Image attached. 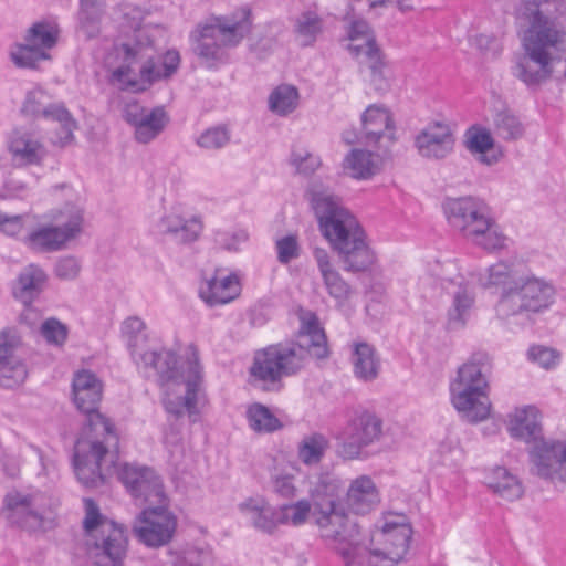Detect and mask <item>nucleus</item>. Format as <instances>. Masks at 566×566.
I'll return each mask as SVG.
<instances>
[{"label": "nucleus", "instance_id": "obj_34", "mask_svg": "<svg viewBox=\"0 0 566 566\" xmlns=\"http://www.w3.org/2000/svg\"><path fill=\"white\" fill-rule=\"evenodd\" d=\"M46 274L35 264H29L19 274L12 287L14 298L24 305H30L42 293Z\"/></svg>", "mask_w": 566, "mask_h": 566}, {"label": "nucleus", "instance_id": "obj_48", "mask_svg": "<svg viewBox=\"0 0 566 566\" xmlns=\"http://www.w3.org/2000/svg\"><path fill=\"white\" fill-rule=\"evenodd\" d=\"M249 240V233L242 228L218 229L213 232L214 245L228 252H238L240 245Z\"/></svg>", "mask_w": 566, "mask_h": 566}, {"label": "nucleus", "instance_id": "obj_26", "mask_svg": "<svg viewBox=\"0 0 566 566\" xmlns=\"http://www.w3.org/2000/svg\"><path fill=\"white\" fill-rule=\"evenodd\" d=\"M442 287L451 297L447 312L448 328L452 331L463 328L475 302L473 287L461 276L443 281Z\"/></svg>", "mask_w": 566, "mask_h": 566}, {"label": "nucleus", "instance_id": "obj_4", "mask_svg": "<svg viewBox=\"0 0 566 566\" xmlns=\"http://www.w3.org/2000/svg\"><path fill=\"white\" fill-rule=\"evenodd\" d=\"M189 349L186 375L180 373L178 357L170 349L147 350L140 353L137 359L143 363L145 368L155 371L160 386L179 385V380H184L185 394L172 395L167 392L163 399V405L165 410L175 418L179 419L187 416L190 422L196 423L200 419L202 368L199 364L197 348L191 345Z\"/></svg>", "mask_w": 566, "mask_h": 566}, {"label": "nucleus", "instance_id": "obj_29", "mask_svg": "<svg viewBox=\"0 0 566 566\" xmlns=\"http://www.w3.org/2000/svg\"><path fill=\"white\" fill-rule=\"evenodd\" d=\"M241 287L235 274L220 276L219 271L205 279L199 287L200 298L210 307L232 302L240 294Z\"/></svg>", "mask_w": 566, "mask_h": 566}, {"label": "nucleus", "instance_id": "obj_22", "mask_svg": "<svg viewBox=\"0 0 566 566\" xmlns=\"http://www.w3.org/2000/svg\"><path fill=\"white\" fill-rule=\"evenodd\" d=\"M515 25L521 39V50L514 52L511 72L514 77L531 86V0H521L514 10Z\"/></svg>", "mask_w": 566, "mask_h": 566}, {"label": "nucleus", "instance_id": "obj_18", "mask_svg": "<svg viewBox=\"0 0 566 566\" xmlns=\"http://www.w3.org/2000/svg\"><path fill=\"white\" fill-rule=\"evenodd\" d=\"M48 96L41 88H34L27 94L22 112L34 117H44L46 119L60 124V129L55 137L52 138L53 144L65 146L74 138V130L77 125L71 113L63 104H46Z\"/></svg>", "mask_w": 566, "mask_h": 566}, {"label": "nucleus", "instance_id": "obj_8", "mask_svg": "<svg viewBox=\"0 0 566 566\" xmlns=\"http://www.w3.org/2000/svg\"><path fill=\"white\" fill-rule=\"evenodd\" d=\"M86 553L92 566H124L128 538L123 525L103 516L92 499H84Z\"/></svg>", "mask_w": 566, "mask_h": 566}, {"label": "nucleus", "instance_id": "obj_37", "mask_svg": "<svg viewBox=\"0 0 566 566\" xmlns=\"http://www.w3.org/2000/svg\"><path fill=\"white\" fill-rule=\"evenodd\" d=\"M159 228L161 232L171 234L175 240L181 243L197 240L202 230L198 218L185 219L175 212L165 214L160 220Z\"/></svg>", "mask_w": 566, "mask_h": 566}, {"label": "nucleus", "instance_id": "obj_46", "mask_svg": "<svg viewBox=\"0 0 566 566\" xmlns=\"http://www.w3.org/2000/svg\"><path fill=\"white\" fill-rule=\"evenodd\" d=\"M281 525L302 526L312 516L313 507L310 500L302 499L294 503L277 506Z\"/></svg>", "mask_w": 566, "mask_h": 566}, {"label": "nucleus", "instance_id": "obj_19", "mask_svg": "<svg viewBox=\"0 0 566 566\" xmlns=\"http://www.w3.org/2000/svg\"><path fill=\"white\" fill-rule=\"evenodd\" d=\"M382 421L374 413L363 411L346 426L339 454L345 459L358 458L363 448L379 440Z\"/></svg>", "mask_w": 566, "mask_h": 566}, {"label": "nucleus", "instance_id": "obj_21", "mask_svg": "<svg viewBox=\"0 0 566 566\" xmlns=\"http://www.w3.org/2000/svg\"><path fill=\"white\" fill-rule=\"evenodd\" d=\"M123 117L134 128V136L139 144H148L156 139L169 123L164 107L148 109L137 102L127 103Z\"/></svg>", "mask_w": 566, "mask_h": 566}, {"label": "nucleus", "instance_id": "obj_59", "mask_svg": "<svg viewBox=\"0 0 566 566\" xmlns=\"http://www.w3.org/2000/svg\"><path fill=\"white\" fill-rule=\"evenodd\" d=\"M29 185L15 175H10L0 192L1 199H27L30 195Z\"/></svg>", "mask_w": 566, "mask_h": 566}, {"label": "nucleus", "instance_id": "obj_42", "mask_svg": "<svg viewBox=\"0 0 566 566\" xmlns=\"http://www.w3.org/2000/svg\"><path fill=\"white\" fill-rule=\"evenodd\" d=\"M298 91L287 84L279 85L269 96V108L279 116L291 114L298 105Z\"/></svg>", "mask_w": 566, "mask_h": 566}, {"label": "nucleus", "instance_id": "obj_3", "mask_svg": "<svg viewBox=\"0 0 566 566\" xmlns=\"http://www.w3.org/2000/svg\"><path fill=\"white\" fill-rule=\"evenodd\" d=\"M328 355L325 332L317 316L307 313L301 317L295 342L279 343L255 352L250 375L263 382L265 390L279 389L281 380L298 374L311 357L325 359Z\"/></svg>", "mask_w": 566, "mask_h": 566}, {"label": "nucleus", "instance_id": "obj_11", "mask_svg": "<svg viewBox=\"0 0 566 566\" xmlns=\"http://www.w3.org/2000/svg\"><path fill=\"white\" fill-rule=\"evenodd\" d=\"M56 25L41 21L33 23L27 31L23 43H15L10 50L12 63L20 69H35L42 61L51 59L49 51L59 39Z\"/></svg>", "mask_w": 566, "mask_h": 566}, {"label": "nucleus", "instance_id": "obj_45", "mask_svg": "<svg viewBox=\"0 0 566 566\" xmlns=\"http://www.w3.org/2000/svg\"><path fill=\"white\" fill-rule=\"evenodd\" d=\"M250 428L255 432H274L282 427L281 421L262 403H253L247 410Z\"/></svg>", "mask_w": 566, "mask_h": 566}, {"label": "nucleus", "instance_id": "obj_62", "mask_svg": "<svg viewBox=\"0 0 566 566\" xmlns=\"http://www.w3.org/2000/svg\"><path fill=\"white\" fill-rule=\"evenodd\" d=\"M22 214L9 216L0 211V231L7 235H17L22 231L23 228Z\"/></svg>", "mask_w": 566, "mask_h": 566}, {"label": "nucleus", "instance_id": "obj_44", "mask_svg": "<svg viewBox=\"0 0 566 566\" xmlns=\"http://www.w3.org/2000/svg\"><path fill=\"white\" fill-rule=\"evenodd\" d=\"M344 168L353 178L368 179L375 174L376 165L370 151L353 149L344 160Z\"/></svg>", "mask_w": 566, "mask_h": 566}, {"label": "nucleus", "instance_id": "obj_12", "mask_svg": "<svg viewBox=\"0 0 566 566\" xmlns=\"http://www.w3.org/2000/svg\"><path fill=\"white\" fill-rule=\"evenodd\" d=\"M347 34L352 41L348 50L360 64L370 70V81L375 88L385 91L388 87V82L384 75L385 63L368 22L363 19L353 20L348 25Z\"/></svg>", "mask_w": 566, "mask_h": 566}, {"label": "nucleus", "instance_id": "obj_38", "mask_svg": "<svg viewBox=\"0 0 566 566\" xmlns=\"http://www.w3.org/2000/svg\"><path fill=\"white\" fill-rule=\"evenodd\" d=\"M9 150L13 160L20 165H38L45 157L44 146L29 134H14L10 140Z\"/></svg>", "mask_w": 566, "mask_h": 566}, {"label": "nucleus", "instance_id": "obj_64", "mask_svg": "<svg viewBox=\"0 0 566 566\" xmlns=\"http://www.w3.org/2000/svg\"><path fill=\"white\" fill-rule=\"evenodd\" d=\"M187 562L190 566H212V556L209 552L189 553Z\"/></svg>", "mask_w": 566, "mask_h": 566}, {"label": "nucleus", "instance_id": "obj_36", "mask_svg": "<svg viewBox=\"0 0 566 566\" xmlns=\"http://www.w3.org/2000/svg\"><path fill=\"white\" fill-rule=\"evenodd\" d=\"M352 365L355 377L361 381L368 382L378 377L380 358L374 346L360 342L354 345Z\"/></svg>", "mask_w": 566, "mask_h": 566}, {"label": "nucleus", "instance_id": "obj_13", "mask_svg": "<svg viewBox=\"0 0 566 566\" xmlns=\"http://www.w3.org/2000/svg\"><path fill=\"white\" fill-rule=\"evenodd\" d=\"M538 413L533 406V463L538 475L566 483V441L545 440L537 422Z\"/></svg>", "mask_w": 566, "mask_h": 566}, {"label": "nucleus", "instance_id": "obj_27", "mask_svg": "<svg viewBox=\"0 0 566 566\" xmlns=\"http://www.w3.org/2000/svg\"><path fill=\"white\" fill-rule=\"evenodd\" d=\"M419 154L428 159H443L453 151L454 137L448 124L434 122L416 137Z\"/></svg>", "mask_w": 566, "mask_h": 566}, {"label": "nucleus", "instance_id": "obj_43", "mask_svg": "<svg viewBox=\"0 0 566 566\" xmlns=\"http://www.w3.org/2000/svg\"><path fill=\"white\" fill-rule=\"evenodd\" d=\"M323 32V20L314 11L302 12L295 23V33L302 46L313 45Z\"/></svg>", "mask_w": 566, "mask_h": 566}, {"label": "nucleus", "instance_id": "obj_33", "mask_svg": "<svg viewBox=\"0 0 566 566\" xmlns=\"http://www.w3.org/2000/svg\"><path fill=\"white\" fill-rule=\"evenodd\" d=\"M363 136L366 144H376L381 138H394V122L388 112L382 106L370 105L361 115Z\"/></svg>", "mask_w": 566, "mask_h": 566}, {"label": "nucleus", "instance_id": "obj_6", "mask_svg": "<svg viewBox=\"0 0 566 566\" xmlns=\"http://www.w3.org/2000/svg\"><path fill=\"white\" fill-rule=\"evenodd\" d=\"M151 48L140 42L124 43L117 49L120 64L113 70L111 82L120 90L145 91L154 82L170 77L179 67L180 54L168 50L157 64Z\"/></svg>", "mask_w": 566, "mask_h": 566}, {"label": "nucleus", "instance_id": "obj_63", "mask_svg": "<svg viewBox=\"0 0 566 566\" xmlns=\"http://www.w3.org/2000/svg\"><path fill=\"white\" fill-rule=\"evenodd\" d=\"M474 45L484 54H491L496 57L502 52V46L497 39L493 35L479 34L474 38Z\"/></svg>", "mask_w": 566, "mask_h": 566}, {"label": "nucleus", "instance_id": "obj_57", "mask_svg": "<svg viewBox=\"0 0 566 566\" xmlns=\"http://www.w3.org/2000/svg\"><path fill=\"white\" fill-rule=\"evenodd\" d=\"M290 163L298 174L304 176L314 174L322 164L317 155L307 150H294L291 155Z\"/></svg>", "mask_w": 566, "mask_h": 566}, {"label": "nucleus", "instance_id": "obj_58", "mask_svg": "<svg viewBox=\"0 0 566 566\" xmlns=\"http://www.w3.org/2000/svg\"><path fill=\"white\" fill-rule=\"evenodd\" d=\"M277 261L281 264H287L300 256L301 248L297 237L287 234L275 242Z\"/></svg>", "mask_w": 566, "mask_h": 566}, {"label": "nucleus", "instance_id": "obj_2", "mask_svg": "<svg viewBox=\"0 0 566 566\" xmlns=\"http://www.w3.org/2000/svg\"><path fill=\"white\" fill-rule=\"evenodd\" d=\"M306 193L317 218L319 230L337 252L347 272H365L376 261L366 234L356 218L343 207L340 198L322 181L310 182Z\"/></svg>", "mask_w": 566, "mask_h": 566}, {"label": "nucleus", "instance_id": "obj_14", "mask_svg": "<svg viewBox=\"0 0 566 566\" xmlns=\"http://www.w3.org/2000/svg\"><path fill=\"white\" fill-rule=\"evenodd\" d=\"M177 527L176 516L168 510L167 504L146 506L133 524L136 538L147 547H161L174 537Z\"/></svg>", "mask_w": 566, "mask_h": 566}, {"label": "nucleus", "instance_id": "obj_51", "mask_svg": "<svg viewBox=\"0 0 566 566\" xmlns=\"http://www.w3.org/2000/svg\"><path fill=\"white\" fill-rule=\"evenodd\" d=\"M39 333L48 345L61 347L67 339L69 328L60 319L50 317L40 324Z\"/></svg>", "mask_w": 566, "mask_h": 566}, {"label": "nucleus", "instance_id": "obj_28", "mask_svg": "<svg viewBox=\"0 0 566 566\" xmlns=\"http://www.w3.org/2000/svg\"><path fill=\"white\" fill-rule=\"evenodd\" d=\"M239 512L259 532L272 535L281 525L277 506L261 496L248 497L238 505Z\"/></svg>", "mask_w": 566, "mask_h": 566}, {"label": "nucleus", "instance_id": "obj_31", "mask_svg": "<svg viewBox=\"0 0 566 566\" xmlns=\"http://www.w3.org/2000/svg\"><path fill=\"white\" fill-rule=\"evenodd\" d=\"M531 269L523 260L500 261L488 269L485 276L480 277L483 287L500 286L502 292L520 282V279L528 275Z\"/></svg>", "mask_w": 566, "mask_h": 566}, {"label": "nucleus", "instance_id": "obj_60", "mask_svg": "<svg viewBox=\"0 0 566 566\" xmlns=\"http://www.w3.org/2000/svg\"><path fill=\"white\" fill-rule=\"evenodd\" d=\"M533 363L546 370L555 369L560 363V353L552 347L533 345Z\"/></svg>", "mask_w": 566, "mask_h": 566}, {"label": "nucleus", "instance_id": "obj_52", "mask_svg": "<svg viewBox=\"0 0 566 566\" xmlns=\"http://www.w3.org/2000/svg\"><path fill=\"white\" fill-rule=\"evenodd\" d=\"M327 441L322 434H313L305 438L298 447V458L305 464H314L321 461Z\"/></svg>", "mask_w": 566, "mask_h": 566}, {"label": "nucleus", "instance_id": "obj_32", "mask_svg": "<svg viewBox=\"0 0 566 566\" xmlns=\"http://www.w3.org/2000/svg\"><path fill=\"white\" fill-rule=\"evenodd\" d=\"M313 256L329 296L339 302L346 301L352 293L350 285L334 266L329 253L323 248H315Z\"/></svg>", "mask_w": 566, "mask_h": 566}, {"label": "nucleus", "instance_id": "obj_17", "mask_svg": "<svg viewBox=\"0 0 566 566\" xmlns=\"http://www.w3.org/2000/svg\"><path fill=\"white\" fill-rule=\"evenodd\" d=\"M443 212L449 224L464 237L482 234L489 227V212L483 201L473 197L448 198L443 202Z\"/></svg>", "mask_w": 566, "mask_h": 566}, {"label": "nucleus", "instance_id": "obj_55", "mask_svg": "<svg viewBox=\"0 0 566 566\" xmlns=\"http://www.w3.org/2000/svg\"><path fill=\"white\" fill-rule=\"evenodd\" d=\"M555 294L552 283L533 276V313L548 308L554 303Z\"/></svg>", "mask_w": 566, "mask_h": 566}, {"label": "nucleus", "instance_id": "obj_40", "mask_svg": "<svg viewBox=\"0 0 566 566\" xmlns=\"http://www.w3.org/2000/svg\"><path fill=\"white\" fill-rule=\"evenodd\" d=\"M467 148L472 154H479V160L488 166L497 161V156L488 155L494 146V139L491 133L482 127L472 126L465 133Z\"/></svg>", "mask_w": 566, "mask_h": 566}, {"label": "nucleus", "instance_id": "obj_20", "mask_svg": "<svg viewBox=\"0 0 566 566\" xmlns=\"http://www.w3.org/2000/svg\"><path fill=\"white\" fill-rule=\"evenodd\" d=\"M312 517L322 539L336 551L346 543L353 544L359 536L358 525L349 518L342 506L312 513Z\"/></svg>", "mask_w": 566, "mask_h": 566}, {"label": "nucleus", "instance_id": "obj_41", "mask_svg": "<svg viewBox=\"0 0 566 566\" xmlns=\"http://www.w3.org/2000/svg\"><path fill=\"white\" fill-rule=\"evenodd\" d=\"M488 485L500 496L509 501L518 499L523 493L518 480L505 468H496L489 478Z\"/></svg>", "mask_w": 566, "mask_h": 566}, {"label": "nucleus", "instance_id": "obj_10", "mask_svg": "<svg viewBox=\"0 0 566 566\" xmlns=\"http://www.w3.org/2000/svg\"><path fill=\"white\" fill-rule=\"evenodd\" d=\"M384 535L386 544H390L391 548L368 551L360 545L358 536L353 544L346 543V545L339 546L337 552L342 555L346 566H395L408 552L411 530L406 525L389 527L386 524Z\"/></svg>", "mask_w": 566, "mask_h": 566}, {"label": "nucleus", "instance_id": "obj_39", "mask_svg": "<svg viewBox=\"0 0 566 566\" xmlns=\"http://www.w3.org/2000/svg\"><path fill=\"white\" fill-rule=\"evenodd\" d=\"M104 9V0H80L78 29L87 39L98 35Z\"/></svg>", "mask_w": 566, "mask_h": 566}, {"label": "nucleus", "instance_id": "obj_61", "mask_svg": "<svg viewBox=\"0 0 566 566\" xmlns=\"http://www.w3.org/2000/svg\"><path fill=\"white\" fill-rule=\"evenodd\" d=\"M54 271L60 279L73 280L80 272V264L75 258L65 256L56 262Z\"/></svg>", "mask_w": 566, "mask_h": 566}, {"label": "nucleus", "instance_id": "obj_25", "mask_svg": "<svg viewBox=\"0 0 566 566\" xmlns=\"http://www.w3.org/2000/svg\"><path fill=\"white\" fill-rule=\"evenodd\" d=\"M500 316L510 319V324L527 325L531 321V273L506 287L496 305Z\"/></svg>", "mask_w": 566, "mask_h": 566}, {"label": "nucleus", "instance_id": "obj_5", "mask_svg": "<svg viewBox=\"0 0 566 566\" xmlns=\"http://www.w3.org/2000/svg\"><path fill=\"white\" fill-rule=\"evenodd\" d=\"M491 360L486 353L476 352L461 364L450 378L449 392L452 407L461 420L476 424L490 416L492 403L489 397L488 373Z\"/></svg>", "mask_w": 566, "mask_h": 566}, {"label": "nucleus", "instance_id": "obj_53", "mask_svg": "<svg viewBox=\"0 0 566 566\" xmlns=\"http://www.w3.org/2000/svg\"><path fill=\"white\" fill-rule=\"evenodd\" d=\"M494 125L497 134L505 139H516L524 132L518 117L509 111L499 112L494 117Z\"/></svg>", "mask_w": 566, "mask_h": 566}, {"label": "nucleus", "instance_id": "obj_47", "mask_svg": "<svg viewBox=\"0 0 566 566\" xmlns=\"http://www.w3.org/2000/svg\"><path fill=\"white\" fill-rule=\"evenodd\" d=\"M530 409L531 407L526 405L515 408L507 416V431L510 436L526 443L531 441Z\"/></svg>", "mask_w": 566, "mask_h": 566}, {"label": "nucleus", "instance_id": "obj_56", "mask_svg": "<svg viewBox=\"0 0 566 566\" xmlns=\"http://www.w3.org/2000/svg\"><path fill=\"white\" fill-rule=\"evenodd\" d=\"M230 142V133L226 127L216 126L206 129L197 138V145L207 150H217Z\"/></svg>", "mask_w": 566, "mask_h": 566}, {"label": "nucleus", "instance_id": "obj_1", "mask_svg": "<svg viewBox=\"0 0 566 566\" xmlns=\"http://www.w3.org/2000/svg\"><path fill=\"white\" fill-rule=\"evenodd\" d=\"M103 385L90 370L77 371L72 381L73 400L87 416V430L74 446L73 469L77 481L87 489L104 484L106 472L115 463L119 439L111 420L98 411Z\"/></svg>", "mask_w": 566, "mask_h": 566}, {"label": "nucleus", "instance_id": "obj_23", "mask_svg": "<svg viewBox=\"0 0 566 566\" xmlns=\"http://www.w3.org/2000/svg\"><path fill=\"white\" fill-rule=\"evenodd\" d=\"M21 338L14 328L0 332V386L12 388L22 384L28 375L25 364L14 355Z\"/></svg>", "mask_w": 566, "mask_h": 566}, {"label": "nucleus", "instance_id": "obj_50", "mask_svg": "<svg viewBox=\"0 0 566 566\" xmlns=\"http://www.w3.org/2000/svg\"><path fill=\"white\" fill-rule=\"evenodd\" d=\"M145 328V323L136 316L126 318L122 325V334L134 359H137L140 354L138 352L139 345L146 339Z\"/></svg>", "mask_w": 566, "mask_h": 566}, {"label": "nucleus", "instance_id": "obj_7", "mask_svg": "<svg viewBox=\"0 0 566 566\" xmlns=\"http://www.w3.org/2000/svg\"><path fill=\"white\" fill-rule=\"evenodd\" d=\"M239 20L224 17L198 24L189 39L201 66L218 70L230 62L229 49L238 46L251 31V12L242 9Z\"/></svg>", "mask_w": 566, "mask_h": 566}, {"label": "nucleus", "instance_id": "obj_16", "mask_svg": "<svg viewBox=\"0 0 566 566\" xmlns=\"http://www.w3.org/2000/svg\"><path fill=\"white\" fill-rule=\"evenodd\" d=\"M4 507L10 523L28 531H38L43 527L49 499L40 491L28 493L12 490L4 497Z\"/></svg>", "mask_w": 566, "mask_h": 566}, {"label": "nucleus", "instance_id": "obj_9", "mask_svg": "<svg viewBox=\"0 0 566 566\" xmlns=\"http://www.w3.org/2000/svg\"><path fill=\"white\" fill-rule=\"evenodd\" d=\"M563 7L562 0H533V63L541 69L533 72V84L548 78L553 72V51L560 42L555 20Z\"/></svg>", "mask_w": 566, "mask_h": 566}, {"label": "nucleus", "instance_id": "obj_30", "mask_svg": "<svg viewBox=\"0 0 566 566\" xmlns=\"http://www.w3.org/2000/svg\"><path fill=\"white\" fill-rule=\"evenodd\" d=\"M379 502V491L370 476L360 475L350 482L346 494V504L350 512L367 514L375 510Z\"/></svg>", "mask_w": 566, "mask_h": 566}, {"label": "nucleus", "instance_id": "obj_49", "mask_svg": "<svg viewBox=\"0 0 566 566\" xmlns=\"http://www.w3.org/2000/svg\"><path fill=\"white\" fill-rule=\"evenodd\" d=\"M271 491L282 499H293L297 494L294 475L285 468H274L270 474Z\"/></svg>", "mask_w": 566, "mask_h": 566}, {"label": "nucleus", "instance_id": "obj_54", "mask_svg": "<svg viewBox=\"0 0 566 566\" xmlns=\"http://www.w3.org/2000/svg\"><path fill=\"white\" fill-rule=\"evenodd\" d=\"M470 239L490 251L505 248L507 241V238L500 231L490 216L488 230H484L482 234H472Z\"/></svg>", "mask_w": 566, "mask_h": 566}, {"label": "nucleus", "instance_id": "obj_24", "mask_svg": "<svg viewBox=\"0 0 566 566\" xmlns=\"http://www.w3.org/2000/svg\"><path fill=\"white\" fill-rule=\"evenodd\" d=\"M82 217L76 213L63 226H41L29 232L23 242L38 252H54L81 231Z\"/></svg>", "mask_w": 566, "mask_h": 566}, {"label": "nucleus", "instance_id": "obj_15", "mask_svg": "<svg viewBox=\"0 0 566 566\" xmlns=\"http://www.w3.org/2000/svg\"><path fill=\"white\" fill-rule=\"evenodd\" d=\"M118 478L128 493L140 504L157 506L168 503L163 480L153 468L125 463L119 469Z\"/></svg>", "mask_w": 566, "mask_h": 566}, {"label": "nucleus", "instance_id": "obj_35", "mask_svg": "<svg viewBox=\"0 0 566 566\" xmlns=\"http://www.w3.org/2000/svg\"><path fill=\"white\" fill-rule=\"evenodd\" d=\"M339 481L329 475L322 474L310 490L312 513L324 512L332 507L342 506L339 503Z\"/></svg>", "mask_w": 566, "mask_h": 566}]
</instances>
